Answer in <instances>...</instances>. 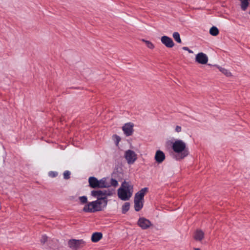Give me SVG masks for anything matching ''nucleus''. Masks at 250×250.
Segmentation results:
<instances>
[{"label": "nucleus", "instance_id": "1", "mask_svg": "<svg viewBox=\"0 0 250 250\" xmlns=\"http://www.w3.org/2000/svg\"><path fill=\"white\" fill-rule=\"evenodd\" d=\"M172 148L176 153L174 158L177 160L182 159L188 154L186 144L182 140L177 139L173 142Z\"/></svg>", "mask_w": 250, "mask_h": 250}, {"label": "nucleus", "instance_id": "2", "mask_svg": "<svg viewBox=\"0 0 250 250\" xmlns=\"http://www.w3.org/2000/svg\"><path fill=\"white\" fill-rule=\"evenodd\" d=\"M107 200L97 199L86 204L83 208L85 212H94L102 210L106 206Z\"/></svg>", "mask_w": 250, "mask_h": 250}, {"label": "nucleus", "instance_id": "3", "mask_svg": "<svg viewBox=\"0 0 250 250\" xmlns=\"http://www.w3.org/2000/svg\"><path fill=\"white\" fill-rule=\"evenodd\" d=\"M107 200L97 199L86 204L83 208L85 212H94L102 210L106 206Z\"/></svg>", "mask_w": 250, "mask_h": 250}, {"label": "nucleus", "instance_id": "4", "mask_svg": "<svg viewBox=\"0 0 250 250\" xmlns=\"http://www.w3.org/2000/svg\"><path fill=\"white\" fill-rule=\"evenodd\" d=\"M132 193L133 186L126 181L123 182L121 187L118 189V196L123 201L129 200Z\"/></svg>", "mask_w": 250, "mask_h": 250}, {"label": "nucleus", "instance_id": "5", "mask_svg": "<svg viewBox=\"0 0 250 250\" xmlns=\"http://www.w3.org/2000/svg\"><path fill=\"white\" fill-rule=\"evenodd\" d=\"M86 242L83 239H71L68 242V247L73 250H78L83 248Z\"/></svg>", "mask_w": 250, "mask_h": 250}, {"label": "nucleus", "instance_id": "6", "mask_svg": "<svg viewBox=\"0 0 250 250\" xmlns=\"http://www.w3.org/2000/svg\"><path fill=\"white\" fill-rule=\"evenodd\" d=\"M112 194L111 191L109 190H93L91 191V195L96 197L97 199L107 200V197Z\"/></svg>", "mask_w": 250, "mask_h": 250}, {"label": "nucleus", "instance_id": "7", "mask_svg": "<svg viewBox=\"0 0 250 250\" xmlns=\"http://www.w3.org/2000/svg\"><path fill=\"white\" fill-rule=\"evenodd\" d=\"M124 156L129 165L133 164L137 159V155L134 151L130 149L125 151Z\"/></svg>", "mask_w": 250, "mask_h": 250}, {"label": "nucleus", "instance_id": "8", "mask_svg": "<svg viewBox=\"0 0 250 250\" xmlns=\"http://www.w3.org/2000/svg\"><path fill=\"white\" fill-rule=\"evenodd\" d=\"M138 225L143 229H146L152 226V223L144 217H141L139 219Z\"/></svg>", "mask_w": 250, "mask_h": 250}, {"label": "nucleus", "instance_id": "9", "mask_svg": "<svg viewBox=\"0 0 250 250\" xmlns=\"http://www.w3.org/2000/svg\"><path fill=\"white\" fill-rule=\"evenodd\" d=\"M208 60L207 55L204 53H199L196 55L195 61L200 64H207L208 62Z\"/></svg>", "mask_w": 250, "mask_h": 250}, {"label": "nucleus", "instance_id": "10", "mask_svg": "<svg viewBox=\"0 0 250 250\" xmlns=\"http://www.w3.org/2000/svg\"><path fill=\"white\" fill-rule=\"evenodd\" d=\"M133 124L131 123H128L125 124L122 127V129L125 136H129L132 134L133 132Z\"/></svg>", "mask_w": 250, "mask_h": 250}, {"label": "nucleus", "instance_id": "11", "mask_svg": "<svg viewBox=\"0 0 250 250\" xmlns=\"http://www.w3.org/2000/svg\"><path fill=\"white\" fill-rule=\"evenodd\" d=\"M161 41L163 44L168 48H171L174 45L172 39L167 36L162 37Z\"/></svg>", "mask_w": 250, "mask_h": 250}, {"label": "nucleus", "instance_id": "12", "mask_svg": "<svg viewBox=\"0 0 250 250\" xmlns=\"http://www.w3.org/2000/svg\"><path fill=\"white\" fill-rule=\"evenodd\" d=\"M148 188H142L135 194L134 199L143 201L144 196L148 191Z\"/></svg>", "mask_w": 250, "mask_h": 250}, {"label": "nucleus", "instance_id": "13", "mask_svg": "<svg viewBox=\"0 0 250 250\" xmlns=\"http://www.w3.org/2000/svg\"><path fill=\"white\" fill-rule=\"evenodd\" d=\"M165 154L161 150H158L155 155V160L158 163H162L165 159Z\"/></svg>", "mask_w": 250, "mask_h": 250}, {"label": "nucleus", "instance_id": "14", "mask_svg": "<svg viewBox=\"0 0 250 250\" xmlns=\"http://www.w3.org/2000/svg\"><path fill=\"white\" fill-rule=\"evenodd\" d=\"M204 237V232L200 230L197 229L194 233V238L196 241H201Z\"/></svg>", "mask_w": 250, "mask_h": 250}, {"label": "nucleus", "instance_id": "15", "mask_svg": "<svg viewBox=\"0 0 250 250\" xmlns=\"http://www.w3.org/2000/svg\"><path fill=\"white\" fill-rule=\"evenodd\" d=\"M102 237L103 234L101 232H94L92 235L91 241L94 243L97 242L102 238Z\"/></svg>", "mask_w": 250, "mask_h": 250}, {"label": "nucleus", "instance_id": "16", "mask_svg": "<svg viewBox=\"0 0 250 250\" xmlns=\"http://www.w3.org/2000/svg\"><path fill=\"white\" fill-rule=\"evenodd\" d=\"M143 201L134 199V208L136 211L140 210L143 207Z\"/></svg>", "mask_w": 250, "mask_h": 250}, {"label": "nucleus", "instance_id": "17", "mask_svg": "<svg viewBox=\"0 0 250 250\" xmlns=\"http://www.w3.org/2000/svg\"><path fill=\"white\" fill-rule=\"evenodd\" d=\"M108 178H103L100 180V184L101 188H106L109 187V184L108 183Z\"/></svg>", "mask_w": 250, "mask_h": 250}, {"label": "nucleus", "instance_id": "18", "mask_svg": "<svg viewBox=\"0 0 250 250\" xmlns=\"http://www.w3.org/2000/svg\"><path fill=\"white\" fill-rule=\"evenodd\" d=\"M88 182L90 187L92 188H97L98 179L94 177H90L88 179Z\"/></svg>", "mask_w": 250, "mask_h": 250}, {"label": "nucleus", "instance_id": "19", "mask_svg": "<svg viewBox=\"0 0 250 250\" xmlns=\"http://www.w3.org/2000/svg\"><path fill=\"white\" fill-rule=\"evenodd\" d=\"M209 33L213 36H216L219 34V30L215 26H212L209 30Z\"/></svg>", "mask_w": 250, "mask_h": 250}, {"label": "nucleus", "instance_id": "20", "mask_svg": "<svg viewBox=\"0 0 250 250\" xmlns=\"http://www.w3.org/2000/svg\"><path fill=\"white\" fill-rule=\"evenodd\" d=\"M217 67L219 69V70H220V71H221L222 73L224 74L227 76L229 77L231 75V73L229 71H228L227 69H226L224 68H223L222 67H220V66H217Z\"/></svg>", "mask_w": 250, "mask_h": 250}, {"label": "nucleus", "instance_id": "21", "mask_svg": "<svg viewBox=\"0 0 250 250\" xmlns=\"http://www.w3.org/2000/svg\"><path fill=\"white\" fill-rule=\"evenodd\" d=\"M173 38H174V40L177 42L178 43H181V40L180 38V34L177 32H175L173 33L172 35Z\"/></svg>", "mask_w": 250, "mask_h": 250}, {"label": "nucleus", "instance_id": "22", "mask_svg": "<svg viewBox=\"0 0 250 250\" xmlns=\"http://www.w3.org/2000/svg\"><path fill=\"white\" fill-rule=\"evenodd\" d=\"M130 208V204L128 202L125 203L122 206V213L125 214Z\"/></svg>", "mask_w": 250, "mask_h": 250}, {"label": "nucleus", "instance_id": "23", "mask_svg": "<svg viewBox=\"0 0 250 250\" xmlns=\"http://www.w3.org/2000/svg\"><path fill=\"white\" fill-rule=\"evenodd\" d=\"M108 183L109 184V187L112 186L114 187H116L118 185V181L113 178L108 180Z\"/></svg>", "mask_w": 250, "mask_h": 250}, {"label": "nucleus", "instance_id": "24", "mask_svg": "<svg viewBox=\"0 0 250 250\" xmlns=\"http://www.w3.org/2000/svg\"><path fill=\"white\" fill-rule=\"evenodd\" d=\"M142 41L146 43V44L148 48L151 49H152L154 48V44L150 41H146L144 39H143Z\"/></svg>", "mask_w": 250, "mask_h": 250}, {"label": "nucleus", "instance_id": "25", "mask_svg": "<svg viewBox=\"0 0 250 250\" xmlns=\"http://www.w3.org/2000/svg\"><path fill=\"white\" fill-rule=\"evenodd\" d=\"M79 199L80 203L82 204H86L87 202V198L86 196H80Z\"/></svg>", "mask_w": 250, "mask_h": 250}, {"label": "nucleus", "instance_id": "26", "mask_svg": "<svg viewBox=\"0 0 250 250\" xmlns=\"http://www.w3.org/2000/svg\"><path fill=\"white\" fill-rule=\"evenodd\" d=\"M71 173L68 170H65L63 172V176L64 179H68L70 177Z\"/></svg>", "mask_w": 250, "mask_h": 250}, {"label": "nucleus", "instance_id": "27", "mask_svg": "<svg viewBox=\"0 0 250 250\" xmlns=\"http://www.w3.org/2000/svg\"><path fill=\"white\" fill-rule=\"evenodd\" d=\"M113 138L115 140L116 145L117 146H118L120 141H121L120 137H119V136H118L117 135H114L113 136Z\"/></svg>", "mask_w": 250, "mask_h": 250}, {"label": "nucleus", "instance_id": "28", "mask_svg": "<svg viewBox=\"0 0 250 250\" xmlns=\"http://www.w3.org/2000/svg\"><path fill=\"white\" fill-rule=\"evenodd\" d=\"M47 241V237L45 235H43L42 236L41 239V242L42 244H44Z\"/></svg>", "mask_w": 250, "mask_h": 250}, {"label": "nucleus", "instance_id": "29", "mask_svg": "<svg viewBox=\"0 0 250 250\" xmlns=\"http://www.w3.org/2000/svg\"><path fill=\"white\" fill-rule=\"evenodd\" d=\"M58 173L57 172L50 171L49 173V175L51 177H55L57 176Z\"/></svg>", "mask_w": 250, "mask_h": 250}, {"label": "nucleus", "instance_id": "30", "mask_svg": "<svg viewBox=\"0 0 250 250\" xmlns=\"http://www.w3.org/2000/svg\"><path fill=\"white\" fill-rule=\"evenodd\" d=\"M175 131L176 132H180L181 131H182V128L179 125H177L176 127H175Z\"/></svg>", "mask_w": 250, "mask_h": 250}, {"label": "nucleus", "instance_id": "31", "mask_svg": "<svg viewBox=\"0 0 250 250\" xmlns=\"http://www.w3.org/2000/svg\"><path fill=\"white\" fill-rule=\"evenodd\" d=\"M182 49L184 50L188 51L189 53H193V51L189 49L188 47H186V46L183 47Z\"/></svg>", "mask_w": 250, "mask_h": 250}, {"label": "nucleus", "instance_id": "32", "mask_svg": "<svg viewBox=\"0 0 250 250\" xmlns=\"http://www.w3.org/2000/svg\"><path fill=\"white\" fill-rule=\"evenodd\" d=\"M97 188H101V186H100V180H98V182H97Z\"/></svg>", "mask_w": 250, "mask_h": 250}, {"label": "nucleus", "instance_id": "33", "mask_svg": "<svg viewBox=\"0 0 250 250\" xmlns=\"http://www.w3.org/2000/svg\"><path fill=\"white\" fill-rule=\"evenodd\" d=\"M195 250H201L199 248H195Z\"/></svg>", "mask_w": 250, "mask_h": 250}]
</instances>
